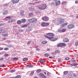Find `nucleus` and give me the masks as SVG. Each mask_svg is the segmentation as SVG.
<instances>
[{
    "label": "nucleus",
    "instance_id": "f03ea898",
    "mask_svg": "<svg viewBox=\"0 0 78 78\" xmlns=\"http://www.w3.org/2000/svg\"><path fill=\"white\" fill-rule=\"evenodd\" d=\"M46 8H47V5L45 4H42L41 6V7H39L38 8V9H46Z\"/></svg>",
    "mask_w": 78,
    "mask_h": 78
},
{
    "label": "nucleus",
    "instance_id": "338daca9",
    "mask_svg": "<svg viewBox=\"0 0 78 78\" xmlns=\"http://www.w3.org/2000/svg\"><path fill=\"white\" fill-rule=\"evenodd\" d=\"M58 51H55V52H56V53H58Z\"/></svg>",
    "mask_w": 78,
    "mask_h": 78
},
{
    "label": "nucleus",
    "instance_id": "3c124183",
    "mask_svg": "<svg viewBox=\"0 0 78 78\" xmlns=\"http://www.w3.org/2000/svg\"><path fill=\"white\" fill-rule=\"evenodd\" d=\"M68 24V23H65L64 24V25H65V26H66V25H67V24Z\"/></svg>",
    "mask_w": 78,
    "mask_h": 78
},
{
    "label": "nucleus",
    "instance_id": "13d9d810",
    "mask_svg": "<svg viewBox=\"0 0 78 78\" xmlns=\"http://www.w3.org/2000/svg\"><path fill=\"white\" fill-rule=\"evenodd\" d=\"M65 26L64 25V24H62L61 25V27H64Z\"/></svg>",
    "mask_w": 78,
    "mask_h": 78
},
{
    "label": "nucleus",
    "instance_id": "cd10ccee",
    "mask_svg": "<svg viewBox=\"0 0 78 78\" xmlns=\"http://www.w3.org/2000/svg\"><path fill=\"white\" fill-rule=\"evenodd\" d=\"M68 76L69 78H71L72 77V74L69 73L68 75Z\"/></svg>",
    "mask_w": 78,
    "mask_h": 78
},
{
    "label": "nucleus",
    "instance_id": "ea45409f",
    "mask_svg": "<svg viewBox=\"0 0 78 78\" xmlns=\"http://www.w3.org/2000/svg\"><path fill=\"white\" fill-rule=\"evenodd\" d=\"M5 19H10L11 17L10 16H7L5 17Z\"/></svg>",
    "mask_w": 78,
    "mask_h": 78
},
{
    "label": "nucleus",
    "instance_id": "a19ab883",
    "mask_svg": "<svg viewBox=\"0 0 78 78\" xmlns=\"http://www.w3.org/2000/svg\"><path fill=\"white\" fill-rule=\"evenodd\" d=\"M9 50V48H5L4 49V50Z\"/></svg>",
    "mask_w": 78,
    "mask_h": 78
},
{
    "label": "nucleus",
    "instance_id": "bf43d9fd",
    "mask_svg": "<svg viewBox=\"0 0 78 78\" xmlns=\"http://www.w3.org/2000/svg\"><path fill=\"white\" fill-rule=\"evenodd\" d=\"M3 39H4V40H6V38L4 37V38H3Z\"/></svg>",
    "mask_w": 78,
    "mask_h": 78
},
{
    "label": "nucleus",
    "instance_id": "1a4fd4ad",
    "mask_svg": "<svg viewBox=\"0 0 78 78\" xmlns=\"http://www.w3.org/2000/svg\"><path fill=\"white\" fill-rule=\"evenodd\" d=\"M66 31V29H63L62 30H60V29H58V32H59L60 33H61V32L64 33V32H65Z\"/></svg>",
    "mask_w": 78,
    "mask_h": 78
},
{
    "label": "nucleus",
    "instance_id": "dca6fc26",
    "mask_svg": "<svg viewBox=\"0 0 78 78\" xmlns=\"http://www.w3.org/2000/svg\"><path fill=\"white\" fill-rule=\"evenodd\" d=\"M24 12H24V11H23V10L21 11L20 13L21 16H25V15L23 14V13H24Z\"/></svg>",
    "mask_w": 78,
    "mask_h": 78
},
{
    "label": "nucleus",
    "instance_id": "f3484780",
    "mask_svg": "<svg viewBox=\"0 0 78 78\" xmlns=\"http://www.w3.org/2000/svg\"><path fill=\"white\" fill-rule=\"evenodd\" d=\"M21 23H25L26 22V20L25 19H22L21 20Z\"/></svg>",
    "mask_w": 78,
    "mask_h": 78
},
{
    "label": "nucleus",
    "instance_id": "09e8293b",
    "mask_svg": "<svg viewBox=\"0 0 78 78\" xmlns=\"http://www.w3.org/2000/svg\"><path fill=\"white\" fill-rule=\"evenodd\" d=\"M4 59V58H1L0 59V61H3V60Z\"/></svg>",
    "mask_w": 78,
    "mask_h": 78
},
{
    "label": "nucleus",
    "instance_id": "603ef678",
    "mask_svg": "<svg viewBox=\"0 0 78 78\" xmlns=\"http://www.w3.org/2000/svg\"><path fill=\"white\" fill-rule=\"evenodd\" d=\"M66 60H69V57H66Z\"/></svg>",
    "mask_w": 78,
    "mask_h": 78
},
{
    "label": "nucleus",
    "instance_id": "9d476101",
    "mask_svg": "<svg viewBox=\"0 0 78 78\" xmlns=\"http://www.w3.org/2000/svg\"><path fill=\"white\" fill-rule=\"evenodd\" d=\"M6 32L5 30L2 29V28H0V34L5 33Z\"/></svg>",
    "mask_w": 78,
    "mask_h": 78
},
{
    "label": "nucleus",
    "instance_id": "774afa93",
    "mask_svg": "<svg viewBox=\"0 0 78 78\" xmlns=\"http://www.w3.org/2000/svg\"><path fill=\"white\" fill-rule=\"evenodd\" d=\"M76 18H78V16H76Z\"/></svg>",
    "mask_w": 78,
    "mask_h": 78
},
{
    "label": "nucleus",
    "instance_id": "f257e3e1",
    "mask_svg": "<svg viewBox=\"0 0 78 78\" xmlns=\"http://www.w3.org/2000/svg\"><path fill=\"white\" fill-rule=\"evenodd\" d=\"M45 37H47V38H48V39H49V40H50V41H56L57 39H58V38L56 37H48V36H45Z\"/></svg>",
    "mask_w": 78,
    "mask_h": 78
},
{
    "label": "nucleus",
    "instance_id": "423d86ee",
    "mask_svg": "<svg viewBox=\"0 0 78 78\" xmlns=\"http://www.w3.org/2000/svg\"><path fill=\"white\" fill-rule=\"evenodd\" d=\"M74 28V25H73V24H69L68 26V28L69 29H72V28Z\"/></svg>",
    "mask_w": 78,
    "mask_h": 78
},
{
    "label": "nucleus",
    "instance_id": "6e6d98bb",
    "mask_svg": "<svg viewBox=\"0 0 78 78\" xmlns=\"http://www.w3.org/2000/svg\"><path fill=\"white\" fill-rule=\"evenodd\" d=\"M75 3L76 4H78V1H76L75 2Z\"/></svg>",
    "mask_w": 78,
    "mask_h": 78
},
{
    "label": "nucleus",
    "instance_id": "72a5a7b5",
    "mask_svg": "<svg viewBox=\"0 0 78 78\" xmlns=\"http://www.w3.org/2000/svg\"><path fill=\"white\" fill-rule=\"evenodd\" d=\"M9 56V54H5L4 55L5 57H7V56Z\"/></svg>",
    "mask_w": 78,
    "mask_h": 78
},
{
    "label": "nucleus",
    "instance_id": "6ab92c4d",
    "mask_svg": "<svg viewBox=\"0 0 78 78\" xmlns=\"http://www.w3.org/2000/svg\"><path fill=\"white\" fill-rule=\"evenodd\" d=\"M8 11L7 10L3 12V14H4V15H5L7 14L8 13Z\"/></svg>",
    "mask_w": 78,
    "mask_h": 78
},
{
    "label": "nucleus",
    "instance_id": "e433bc0d",
    "mask_svg": "<svg viewBox=\"0 0 78 78\" xmlns=\"http://www.w3.org/2000/svg\"><path fill=\"white\" fill-rule=\"evenodd\" d=\"M13 59L14 60H15L16 61H17V60H19V59H18V58H17L16 57L14 58Z\"/></svg>",
    "mask_w": 78,
    "mask_h": 78
},
{
    "label": "nucleus",
    "instance_id": "c9c22d12",
    "mask_svg": "<svg viewBox=\"0 0 78 78\" xmlns=\"http://www.w3.org/2000/svg\"><path fill=\"white\" fill-rule=\"evenodd\" d=\"M54 58H55V56L54 55H52L51 57H49V58H51V59Z\"/></svg>",
    "mask_w": 78,
    "mask_h": 78
},
{
    "label": "nucleus",
    "instance_id": "864d4df0",
    "mask_svg": "<svg viewBox=\"0 0 78 78\" xmlns=\"http://www.w3.org/2000/svg\"><path fill=\"white\" fill-rule=\"evenodd\" d=\"M30 43H31V41H28V42L27 43V44H28V45L30 44Z\"/></svg>",
    "mask_w": 78,
    "mask_h": 78
},
{
    "label": "nucleus",
    "instance_id": "4d7b16f0",
    "mask_svg": "<svg viewBox=\"0 0 78 78\" xmlns=\"http://www.w3.org/2000/svg\"><path fill=\"white\" fill-rule=\"evenodd\" d=\"M20 32H23V30H20Z\"/></svg>",
    "mask_w": 78,
    "mask_h": 78
},
{
    "label": "nucleus",
    "instance_id": "412c9836",
    "mask_svg": "<svg viewBox=\"0 0 78 78\" xmlns=\"http://www.w3.org/2000/svg\"><path fill=\"white\" fill-rule=\"evenodd\" d=\"M67 2L66 1H63L62 3V5H66L67 4Z\"/></svg>",
    "mask_w": 78,
    "mask_h": 78
},
{
    "label": "nucleus",
    "instance_id": "49530a36",
    "mask_svg": "<svg viewBox=\"0 0 78 78\" xmlns=\"http://www.w3.org/2000/svg\"><path fill=\"white\" fill-rule=\"evenodd\" d=\"M58 62H61V59H58Z\"/></svg>",
    "mask_w": 78,
    "mask_h": 78
},
{
    "label": "nucleus",
    "instance_id": "58836bf2",
    "mask_svg": "<svg viewBox=\"0 0 78 78\" xmlns=\"http://www.w3.org/2000/svg\"><path fill=\"white\" fill-rule=\"evenodd\" d=\"M15 78H21V77L20 76H19L15 77Z\"/></svg>",
    "mask_w": 78,
    "mask_h": 78
},
{
    "label": "nucleus",
    "instance_id": "9b49d317",
    "mask_svg": "<svg viewBox=\"0 0 78 78\" xmlns=\"http://www.w3.org/2000/svg\"><path fill=\"white\" fill-rule=\"evenodd\" d=\"M47 34L49 36H54V34H53V33H48Z\"/></svg>",
    "mask_w": 78,
    "mask_h": 78
},
{
    "label": "nucleus",
    "instance_id": "e2e57ef3",
    "mask_svg": "<svg viewBox=\"0 0 78 78\" xmlns=\"http://www.w3.org/2000/svg\"><path fill=\"white\" fill-rule=\"evenodd\" d=\"M47 75H49V73H48L47 74Z\"/></svg>",
    "mask_w": 78,
    "mask_h": 78
},
{
    "label": "nucleus",
    "instance_id": "680f3d73",
    "mask_svg": "<svg viewBox=\"0 0 78 78\" xmlns=\"http://www.w3.org/2000/svg\"><path fill=\"white\" fill-rule=\"evenodd\" d=\"M2 25H3V24H0V27L2 26Z\"/></svg>",
    "mask_w": 78,
    "mask_h": 78
},
{
    "label": "nucleus",
    "instance_id": "5701e85b",
    "mask_svg": "<svg viewBox=\"0 0 78 78\" xmlns=\"http://www.w3.org/2000/svg\"><path fill=\"white\" fill-rule=\"evenodd\" d=\"M27 25L26 24L23 25L21 27L22 28H25V27H27Z\"/></svg>",
    "mask_w": 78,
    "mask_h": 78
},
{
    "label": "nucleus",
    "instance_id": "c756f323",
    "mask_svg": "<svg viewBox=\"0 0 78 78\" xmlns=\"http://www.w3.org/2000/svg\"><path fill=\"white\" fill-rule=\"evenodd\" d=\"M33 13H29V16H33Z\"/></svg>",
    "mask_w": 78,
    "mask_h": 78
},
{
    "label": "nucleus",
    "instance_id": "4c0bfd02",
    "mask_svg": "<svg viewBox=\"0 0 78 78\" xmlns=\"http://www.w3.org/2000/svg\"><path fill=\"white\" fill-rule=\"evenodd\" d=\"M34 74V72H31L30 73V76H33V75Z\"/></svg>",
    "mask_w": 78,
    "mask_h": 78
},
{
    "label": "nucleus",
    "instance_id": "5fc2aeb1",
    "mask_svg": "<svg viewBox=\"0 0 78 78\" xmlns=\"http://www.w3.org/2000/svg\"><path fill=\"white\" fill-rule=\"evenodd\" d=\"M36 50H37V51H39V50H40V49L38 48L36 49Z\"/></svg>",
    "mask_w": 78,
    "mask_h": 78
},
{
    "label": "nucleus",
    "instance_id": "7ed1b4c3",
    "mask_svg": "<svg viewBox=\"0 0 78 78\" xmlns=\"http://www.w3.org/2000/svg\"><path fill=\"white\" fill-rule=\"evenodd\" d=\"M41 27H48L49 25V23L44 22L41 23Z\"/></svg>",
    "mask_w": 78,
    "mask_h": 78
},
{
    "label": "nucleus",
    "instance_id": "de8ad7c7",
    "mask_svg": "<svg viewBox=\"0 0 78 78\" xmlns=\"http://www.w3.org/2000/svg\"><path fill=\"white\" fill-rule=\"evenodd\" d=\"M3 50V48L0 47V50Z\"/></svg>",
    "mask_w": 78,
    "mask_h": 78
},
{
    "label": "nucleus",
    "instance_id": "8fccbe9b",
    "mask_svg": "<svg viewBox=\"0 0 78 78\" xmlns=\"http://www.w3.org/2000/svg\"><path fill=\"white\" fill-rule=\"evenodd\" d=\"M74 77H76V74L75 73L74 74Z\"/></svg>",
    "mask_w": 78,
    "mask_h": 78
},
{
    "label": "nucleus",
    "instance_id": "c03bdc74",
    "mask_svg": "<svg viewBox=\"0 0 78 78\" xmlns=\"http://www.w3.org/2000/svg\"><path fill=\"white\" fill-rule=\"evenodd\" d=\"M15 72V70H10V72Z\"/></svg>",
    "mask_w": 78,
    "mask_h": 78
},
{
    "label": "nucleus",
    "instance_id": "4468645a",
    "mask_svg": "<svg viewBox=\"0 0 78 78\" xmlns=\"http://www.w3.org/2000/svg\"><path fill=\"white\" fill-rule=\"evenodd\" d=\"M55 5L56 6H58V5H59V4H60V1H58L55 2Z\"/></svg>",
    "mask_w": 78,
    "mask_h": 78
},
{
    "label": "nucleus",
    "instance_id": "0e129e2a",
    "mask_svg": "<svg viewBox=\"0 0 78 78\" xmlns=\"http://www.w3.org/2000/svg\"><path fill=\"white\" fill-rule=\"evenodd\" d=\"M34 78H38V77H34Z\"/></svg>",
    "mask_w": 78,
    "mask_h": 78
},
{
    "label": "nucleus",
    "instance_id": "c85d7f7f",
    "mask_svg": "<svg viewBox=\"0 0 78 78\" xmlns=\"http://www.w3.org/2000/svg\"><path fill=\"white\" fill-rule=\"evenodd\" d=\"M41 72V69H38L37 70V73H39V72Z\"/></svg>",
    "mask_w": 78,
    "mask_h": 78
},
{
    "label": "nucleus",
    "instance_id": "79ce46f5",
    "mask_svg": "<svg viewBox=\"0 0 78 78\" xmlns=\"http://www.w3.org/2000/svg\"><path fill=\"white\" fill-rule=\"evenodd\" d=\"M70 65H71V66H76V64L73 63V64H70Z\"/></svg>",
    "mask_w": 78,
    "mask_h": 78
},
{
    "label": "nucleus",
    "instance_id": "69168bd1",
    "mask_svg": "<svg viewBox=\"0 0 78 78\" xmlns=\"http://www.w3.org/2000/svg\"><path fill=\"white\" fill-rule=\"evenodd\" d=\"M44 73L45 75H46V72H44Z\"/></svg>",
    "mask_w": 78,
    "mask_h": 78
},
{
    "label": "nucleus",
    "instance_id": "0eeeda50",
    "mask_svg": "<svg viewBox=\"0 0 78 78\" xmlns=\"http://www.w3.org/2000/svg\"><path fill=\"white\" fill-rule=\"evenodd\" d=\"M37 20L35 18H33L30 20V22L31 23H33L34 22H36Z\"/></svg>",
    "mask_w": 78,
    "mask_h": 78
},
{
    "label": "nucleus",
    "instance_id": "052dcab7",
    "mask_svg": "<svg viewBox=\"0 0 78 78\" xmlns=\"http://www.w3.org/2000/svg\"><path fill=\"white\" fill-rule=\"evenodd\" d=\"M47 51H49V50H50V49H48L46 50Z\"/></svg>",
    "mask_w": 78,
    "mask_h": 78
},
{
    "label": "nucleus",
    "instance_id": "20e7f679",
    "mask_svg": "<svg viewBox=\"0 0 78 78\" xmlns=\"http://www.w3.org/2000/svg\"><path fill=\"white\" fill-rule=\"evenodd\" d=\"M42 19L43 20V21L47 22V21H48V20H49V18H48V17L45 16L42 17Z\"/></svg>",
    "mask_w": 78,
    "mask_h": 78
},
{
    "label": "nucleus",
    "instance_id": "bb28decb",
    "mask_svg": "<svg viewBox=\"0 0 78 78\" xmlns=\"http://www.w3.org/2000/svg\"><path fill=\"white\" fill-rule=\"evenodd\" d=\"M21 23H22V22H21V21L20 20H18L17 22V23L18 24H21Z\"/></svg>",
    "mask_w": 78,
    "mask_h": 78
},
{
    "label": "nucleus",
    "instance_id": "b1692460",
    "mask_svg": "<svg viewBox=\"0 0 78 78\" xmlns=\"http://www.w3.org/2000/svg\"><path fill=\"white\" fill-rule=\"evenodd\" d=\"M12 19L10 18V19H9V20L8 21V23H10L11 22H12Z\"/></svg>",
    "mask_w": 78,
    "mask_h": 78
},
{
    "label": "nucleus",
    "instance_id": "393cba45",
    "mask_svg": "<svg viewBox=\"0 0 78 78\" xmlns=\"http://www.w3.org/2000/svg\"><path fill=\"white\" fill-rule=\"evenodd\" d=\"M47 42L46 41H43L41 42L42 44H47Z\"/></svg>",
    "mask_w": 78,
    "mask_h": 78
},
{
    "label": "nucleus",
    "instance_id": "f704fd0d",
    "mask_svg": "<svg viewBox=\"0 0 78 78\" xmlns=\"http://www.w3.org/2000/svg\"><path fill=\"white\" fill-rule=\"evenodd\" d=\"M8 36V34H5L3 35V36L4 37H7V36Z\"/></svg>",
    "mask_w": 78,
    "mask_h": 78
},
{
    "label": "nucleus",
    "instance_id": "ddd939ff",
    "mask_svg": "<svg viewBox=\"0 0 78 78\" xmlns=\"http://www.w3.org/2000/svg\"><path fill=\"white\" fill-rule=\"evenodd\" d=\"M63 41L64 42H69V39L67 38H66L63 39Z\"/></svg>",
    "mask_w": 78,
    "mask_h": 78
},
{
    "label": "nucleus",
    "instance_id": "7c9ffc66",
    "mask_svg": "<svg viewBox=\"0 0 78 78\" xmlns=\"http://www.w3.org/2000/svg\"><path fill=\"white\" fill-rule=\"evenodd\" d=\"M62 46H66V44L65 43H62Z\"/></svg>",
    "mask_w": 78,
    "mask_h": 78
},
{
    "label": "nucleus",
    "instance_id": "6e6552de",
    "mask_svg": "<svg viewBox=\"0 0 78 78\" xmlns=\"http://www.w3.org/2000/svg\"><path fill=\"white\" fill-rule=\"evenodd\" d=\"M11 2L13 4H16V3H19V0H12Z\"/></svg>",
    "mask_w": 78,
    "mask_h": 78
},
{
    "label": "nucleus",
    "instance_id": "a18cd8bd",
    "mask_svg": "<svg viewBox=\"0 0 78 78\" xmlns=\"http://www.w3.org/2000/svg\"><path fill=\"white\" fill-rule=\"evenodd\" d=\"M75 45H78V41L76 42Z\"/></svg>",
    "mask_w": 78,
    "mask_h": 78
},
{
    "label": "nucleus",
    "instance_id": "a878e982",
    "mask_svg": "<svg viewBox=\"0 0 78 78\" xmlns=\"http://www.w3.org/2000/svg\"><path fill=\"white\" fill-rule=\"evenodd\" d=\"M23 61H28V58H23Z\"/></svg>",
    "mask_w": 78,
    "mask_h": 78
},
{
    "label": "nucleus",
    "instance_id": "37998d69",
    "mask_svg": "<svg viewBox=\"0 0 78 78\" xmlns=\"http://www.w3.org/2000/svg\"><path fill=\"white\" fill-rule=\"evenodd\" d=\"M5 66V65L2 64L0 65V67H3Z\"/></svg>",
    "mask_w": 78,
    "mask_h": 78
},
{
    "label": "nucleus",
    "instance_id": "39448f33",
    "mask_svg": "<svg viewBox=\"0 0 78 78\" xmlns=\"http://www.w3.org/2000/svg\"><path fill=\"white\" fill-rule=\"evenodd\" d=\"M39 76L41 78H46L47 77L44 74H42V73H40L39 75Z\"/></svg>",
    "mask_w": 78,
    "mask_h": 78
},
{
    "label": "nucleus",
    "instance_id": "a211bd4d",
    "mask_svg": "<svg viewBox=\"0 0 78 78\" xmlns=\"http://www.w3.org/2000/svg\"><path fill=\"white\" fill-rule=\"evenodd\" d=\"M49 56H50V55L48 53H45L44 54V56H45V57H48Z\"/></svg>",
    "mask_w": 78,
    "mask_h": 78
},
{
    "label": "nucleus",
    "instance_id": "473e14b6",
    "mask_svg": "<svg viewBox=\"0 0 78 78\" xmlns=\"http://www.w3.org/2000/svg\"><path fill=\"white\" fill-rule=\"evenodd\" d=\"M68 73V71H64V75H67Z\"/></svg>",
    "mask_w": 78,
    "mask_h": 78
},
{
    "label": "nucleus",
    "instance_id": "aec40b11",
    "mask_svg": "<svg viewBox=\"0 0 78 78\" xmlns=\"http://www.w3.org/2000/svg\"><path fill=\"white\" fill-rule=\"evenodd\" d=\"M38 62L44 63V62H45V60H39L38 61Z\"/></svg>",
    "mask_w": 78,
    "mask_h": 78
},
{
    "label": "nucleus",
    "instance_id": "f8f14e48",
    "mask_svg": "<svg viewBox=\"0 0 78 78\" xmlns=\"http://www.w3.org/2000/svg\"><path fill=\"white\" fill-rule=\"evenodd\" d=\"M60 20V24H62V23H64V19H63L62 18H61Z\"/></svg>",
    "mask_w": 78,
    "mask_h": 78
},
{
    "label": "nucleus",
    "instance_id": "2eb2a0df",
    "mask_svg": "<svg viewBox=\"0 0 78 78\" xmlns=\"http://www.w3.org/2000/svg\"><path fill=\"white\" fill-rule=\"evenodd\" d=\"M29 10L30 11H33L34 10V8H33L32 7H30L29 9Z\"/></svg>",
    "mask_w": 78,
    "mask_h": 78
},
{
    "label": "nucleus",
    "instance_id": "4be33fe9",
    "mask_svg": "<svg viewBox=\"0 0 78 78\" xmlns=\"http://www.w3.org/2000/svg\"><path fill=\"white\" fill-rule=\"evenodd\" d=\"M57 47H62V43H59L57 45Z\"/></svg>",
    "mask_w": 78,
    "mask_h": 78
},
{
    "label": "nucleus",
    "instance_id": "2f4dec72",
    "mask_svg": "<svg viewBox=\"0 0 78 78\" xmlns=\"http://www.w3.org/2000/svg\"><path fill=\"white\" fill-rule=\"evenodd\" d=\"M27 67H31L32 66L31 65H27Z\"/></svg>",
    "mask_w": 78,
    "mask_h": 78
}]
</instances>
